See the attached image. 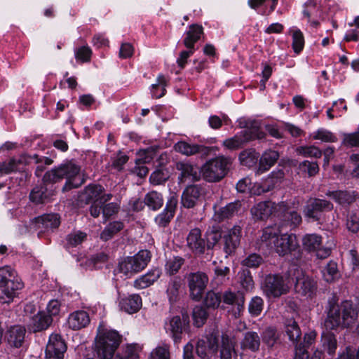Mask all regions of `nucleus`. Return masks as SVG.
I'll list each match as a JSON object with an SVG mask.
<instances>
[{"label": "nucleus", "instance_id": "obj_18", "mask_svg": "<svg viewBox=\"0 0 359 359\" xmlns=\"http://www.w3.org/2000/svg\"><path fill=\"white\" fill-rule=\"evenodd\" d=\"M284 177V172L279 170L276 172H272L271 175L264 179L261 183L257 184L252 190L254 195H260L263 193L271 190L276 184L280 182Z\"/></svg>", "mask_w": 359, "mask_h": 359}, {"label": "nucleus", "instance_id": "obj_28", "mask_svg": "<svg viewBox=\"0 0 359 359\" xmlns=\"http://www.w3.org/2000/svg\"><path fill=\"white\" fill-rule=\"evenodd\" d=\"M177 200L172 197L166 204L163 211L155 217L156 223L160 226H165L174 216Z\"/></svg>", "mask_w": 359, "mask_h": 359}, {"label": "nucleus", "instance_id": "obj_59", "mask_svg": "<svg viewBox=\"0 0 359 359\" xmlns=\"http://www.w3.org/2000/svg\"><path fill=\"white\" fill-rule=\"evenodd\" d=\"M208 317L206 311L200 306H195L193 310V320L194 325L200 327L205 322Z\"/></svg>", "mask_w": 359, "mask_h": 359}, {"label": "nucleus", "instance_id": "obj_29", "mask_svg": "<svg viewBox=\"0 0 359 359\" xmlns=\"http://www.w3.org/2000/svg\"><path fill=\"white\" fill-rule=\"evenodd\" d=\"M279 154L274 150H268L264 152L259 158L257 174L261 175L268 171L277 161Z\"/></svg>", "mask_w": 359, "mask_h": 359}, {"label": "nucleus", "instance_id": "obj_7", "mask_svg": "<svg viewBox=\"0 0 359 359\" xmlns=\"http://www.w3.org/2000/svg\"><path fill=\"white\" fill-rule=\"evenodd\" d=\"M231 165L230 158L219 156L204 163L201 168V172L206 181L218 182L224 177Z\"/></svg>", "mask_w": 359, "mask_h": 359}, {"label": "nucleus", "instance_id": "obj_11", "mask_svg": "<svg viewBox=\"0 0 359 359\" xmlns=\"http://www.w3.org/2000/svg\"><path fill=\"white\" fill-rule=\"evenodd\" d=\"M291 270L296 280L294 285L296 292L306 298H312L316 293V282L311 277L306 276L300 269L294 267Z\"/></svg>", "mask_w": 359, "mask_h": 359}, {"label": "nucleus", "instance_id": "obj_40", "mask_svg": "<svg viewBox=\"0 0 359 359\" xmlns=\"http://www.w3.org/2000/svg\"><path fill=\"white\" fill-rule=\"evenodd\" d=\"M144 203L151 210H157L162 207L163 204V198L160 193L152 191L145 195Z\"/></svg>", "mask_w": 359, "mask_h": 359}, {"label": "nucleus", "instance_id": "obj_60", "mask_svg": "<svg viewBox=\"0 0 359 359\" xmlns=\"http://www.w3.org/2000/svg\"><path fill=\"white\" fill-rule=\"evenodd\" d=\"M264 307V301L259 297H253L249 303L248 310L251 316H258L261 314Z\"/></svg>", "mask_w": 359, "mask_h": 359}, {"label": "nucleus", "instance_id": "obj_55", "mask_svg": "<svg viewBox=\"0 0 359 359\" xmlns=\"http://www.w3.org/2000/svg\"><path fill=\"white\" fill-rule=\"evenodd\" d=\"M317 13V8L315 0H308L304 4L303 10V15L308 18L311 25L316 27L318 25V22L316 20H310V18Z\"/></svg>", "mask_w": 359, "mask_h": 359}, {"label": "nucleus", "instance_id": "obj_62", "mask_svg": "<svg viewBox=\"0 0 359 359\" xmlns=\"http://www.w3.org/2000/svg\"><path fill=\"white\" fill-rule=\"evenodd\" d=\"M221 302V296L212 291L207 292L204 299L205 305L210 309L218 308Z\"/></svg>", "mask_w": 359, "mask_h": 359}, {"label": "nucleus", "instance_id": "obj_20", "mask_svg": "<svg viewBox=\"0 0 359 359\" xmlns=\"http://www.w3.org/2000/svg\"><path fill=\"white\" fill-rule=\"evenodd\" d=\"M176 168L181 172L179 176L180 182L184 183L186 180L197 181L200 179L201 170L196 165L188 162H178Z\"/></svg>", "mask_w": 359, "mask_h": 359}, {"label": "nucleus", "instance_id": "obj_16", "mask_svg": "<svg viewBox=\"0 0 359 359\" xmlns=\"http://www.w3.org/2000/svg\"><path fill=\"white\" fill-rule=\"evenodd\" d=\"M189 317L187 315H183L182 318L178 316H174L165 323V329L175 342H178L181 339L183 330L189 324Z\"/></svg>", "mask_w": 359, "mask_h": 359}, {"label": "nucleus", "instance_id": "obj_46", "mask_svg": "<svg viewBox=\"0 0 359 359\" xmlns=\"http://www.w3.org/2000/svg\"><path fill=\"white\" fill-rule=\"evenodd\" d=\"M246 140L247 139L243 137V134H242L241 131L233 137L223 141L222 145L227 149L236 150L242 147L244 144L248 142Z\"/></svg>", "mask_w": 359, "mask_h": 359}, {"label": "nucleus", "instance_id": "obj_39", "mask_svg": "<svg viewBox=\"0 0 359 359\" xmlns=\"http://www.w3.org/2000/svg\"><path fill=\"white\" fill-rule=\"evenodd\" d=\"M259 158V154L255 149H245L239 154V160L243 165L251 168L255 165Z\"/></svg>", "mask_w": 359, "mask_h": 359}, {"label": "nucleus", "instance_id": "obj_33", "mask_svg": "<svg viewBox=\"0 0 359 359\" xmlns=\"http://www.w3.org/2000/svg\"><path fill=\"white\" fill-rule=\"evenodd\" d=\"M316 335L317 334L315 331H311L305 334L304 337V344H299L295 348L294 359H308L309 355L306 348L309 347L314 342Z\"/></svg>", "mask_w": 359, "mask_h": 359}, {"label": "nucleus", "instance_id": "obj_37", "mask_svg": "<svg viewBox=\"0 0 359 359\" xmlns=\"http://www.w3.org/2000/svg\"><path fill=\"white\" fill-rule=\"evenodd\" d=\"M221 300L227 305H236L238 313L243 309L245 299L241 294L237 295L231 291H225L221 296Z\"/></svg>", "mask_w": 359, "mask_h": 359}, {"label": "nucleus", "instance_id": "obj_32", "mask_svg": "<svg viewBox=\"0 0 359 359\" xmlns=\"http://www.w3.org/2000/svg\"><path fill=\"white\" fill-rule=\"evenodd\" d=\"M203 33V29L201 25H192L189 26V30L186 32V36L184 39V44L188 49H193L194 44L197 42Z\"/></svg>", "mask_w": 359, "mask_h": 359}, {"label": "nucleus", "instance_id": "obj_58", "mask_svg": "<svg viewBox=\"0 0 359 359\" xmlns=\"http://www.w3.org/2000/svg\"><path fill=\"white\" fill-rule=\"evenodd\" d=\"M140 346L137 344L128 345L123 355H116L114 359H139Z\"/></svg>", "mask_w": 359, "mask_h": 359}, {"label": "nucleus", "instance_id": "obj_26", "mask_svg": "<svg viewBox=\"0 0 359 359\" xmlns=\"http://www.w3.org/2000/svg\"><path fill=\"white\" fill-rule=\"evenodd\" d=\"M104 189L99 184H90L85 189L84 194L87 201H99L105 203L111 200V194H104Z\"/></svg>", "mask_w": 359, "mask_h": 359}, {"label": "nucleus", "instance_id": "obj_34", "mask_svg": "<svg viewBox=\"0 0 359 359\" xmlns=\"http://www.w3.org/2000/svg\"><path fill=\"white\" fill-rule=\"evenodd\" d=\"M260 345V338L255 332H247L241 342V347L243 350H250L257 351Z\"/></svg>", "mask_w": 359, "mask_h": 359}, {"label": "nucleus", "instance_id": "obj_56", "mask_svg": "<svg viewBox=\"0 0 359 359\" xmlns=\"http://www.w3.org/2000/svg\"><path fill=\"white\" fill-rule=\"evenodd\" d=\"M262 337L263 342L268 347H273L278 339L276 330L271 327L265 329L262 332Z\"/></svg>", "mask_w": 359, "mask_h": 359}, {"label": "nucleus", "instance_id": "obj_3", "mask_svg": "<svg viewBox=\"0 0 359 359\" xmlns=\"http://www.w3.org/2000/svg\"><path fill=\"white\" fill-rule=\"evenodd\" d=\"M358 318V311L353 303L346 300L340 304L330 303V309L325 321L327 330H335L337 327H348Z\"/></svg>", "mask_w": 359, "mask_h": 359}, {"label": "nucleus", "instance_id": "obj_30", "mask_svg": "<svg viewBox=\"0 0 359 359\" xmlns=\"http://www.w3.org/2000/svg\"><path fill=\"white\" fill-rule=\"evenodd\" d=\"M120 307L128 313H136L142 306V299L138 294H131L120 300Z\"/></svg>", "mask_w": 359, "mask_h": 359}, {"label": "nucleus", "instance_id": "obj_19", "mask_svg": "<svg viewBox=\"0 0 359 359\" xmlns=\"http://www.w3.org/2000/svg\"><path fill=\"white\" fill-rule=\"evenodd\" d=\"M203 194V189L198 185L188 186L183 191L181 198L182 205L187 208L194 207Z\"/></svg>", "mask_w": 359, "mask_h": 359}, {"label": "nucleus", "instance_id": "obj_52", "mask_svg": "<svg viewBox=\"0 0 359 359\" xmlns=\"http://www.w3.org/2000/svg\"><path fill=\"white\" fill-rule=\"evenodd\" d=\"M323 276L325 281L332 282L339 277V271L336 262L330 261L323 270Z\"/></svg>", "mask_w": 359, "mask_h": 359}, {"label": "nucleus", "instance_id": "obj_24", "mask_svg": "<svg viewBox=\"0 0 359 359\" xmlns=\"http://www.w3.org/2000/svg\"><path fill=\"white\" fill-rule=\"evenodd\" d=\"M241 207V203L239 201L229 203L226 206L219 209L215 207V213L212 218L215 221L220 222L236 215L240 210Z\"/></svg>", "mask_w": 359, "mask_h": 359}, {"label": "nucleus", "instance_id": "obj_6", "mask_svg": "<svg viewBox=\"0 0 359 359\" xmlns=\"http://www.w3.org/2000/svg\"><path fill=\"white\" fill-rule=\"evenodd\" d=\"M23 287L14 269L10 266L0 267V302H11L16 292Z\"/></svg>", "mask_w": 359, "mask_h": 359}, {"label": "nucleus", "instance_id": "obj_35", "mask_svg": "<svg viewBox=\"0 0 359 359\" xmlns=\"http://www.w3.org/2000/svg\"><path fill=\"white\" fill-rule=\"evenodd\" d=\"M241 228L238 226H234L224 236L225 248L226 252H231L240 243L241 236Z\"/></svg>", "mask_w": 359, "mask_h": 359}, {"label": "nucleus", "instance_id": "obj_49", "mask_svg": "<svg viewBox=\"0 0 359 359\" xmlns=\"http://www.w3.org/2000/svg\"><path fill=\"white\" fill-rule=\"evenodd\" d=\"M310 138L323 142H334L337 140V137L332 132L324 128H319L311 133Z\"/></svg>", "mask_w": 359, "mask_h": 359}, {"label": "nucleus", "instance_id": "obj_23", "mask_svg": "<svg viewBox=\"0 0 359 359\" xmlns=\"http://www.w3.org/2000/svg\"><path fill=\"white\" fill-rule=\"evenodd\" d=\"M187 245L195 254L204 253L205 248V241L201 238V230L198 228L191 229L187 236Z\"/></svg>", "mask_w": 359, "mask_h": 359}, {"label": "nucleus", "instance_id": "obj_9", "mask_svg": "<svg viewBox=\"0 0 359 359\" xmlns=\"http://www.w3.org/2000/svg\"><path fill=\"white\" fill-rule=\"evenodd\" d=\"M292 270L289 271L288 275H269L265 278L263 286L264 292L269 297H278L283 294L289 291L292 282L290 280V273Z\"/></svg>", "mask_w": 359, "mask_h": 359}, {"label": "nucleus", "instance_id": "obj_51", "mask_svg": "<svg viewBox=\"0 0 359 359\" xmlns=\"http://www.w3.org/2000/svg\"><path fill=\"white\" fill-rule=\"evenodd\" d=\"M46 191V188L43 186L34 188L29 195L30 200L36 203L46 202L50 195Z\"/></svg>", "mask_w": 359, "mask_h": 359}, {"label": "nucleus", "instance_id": "obj_50", "mask_svg": "<svg viewBox=\"0 0 359 359\" xmlns=\"http://www.w3.org/2000/svg\"><path fill=\"white\" fill-rule=\"evenodd\" d=\"M184 263V259L180 257H173L167 260L165 271L167 274L174 275L178 272Z\"/></svg>", "mask_w": 359, "mask_h": 359}, {"label": "nucleus", "instance_id": "obj_54", "mask_svg": "<svg viewBox=\"0 0 359 359\" xmlns=\"http://www.w3.org/2000/svg\"><path fill=\"white\" fill-rule=\"evenodd\" d=\"M86 233L82 231H74L67 236V247H76L77 245L82 243L86 239Z\"/></svg>", "mask_w": 359, "mask_h": 359}, {"label": "nucleus", "instance_id": "obj_36", "mask_svg": "<svg viewBox=\"0 0 359 359\" xmlns=\"http://www.w3.org/2000/svg\"><path fill=\"white\" fill-rule=\"evenodd\" d=\"M24 161H27V159L25 156H22L18 159L13 158L8 162L0 163V177L20 170Z\"/></svg>", "mask_w": 359, "mask_h": 359}, {"label": "nucleus", "instance_id": "obj_2", "mask_svg": "<svg viewBox=\"0 0 359 359\" xmlns=\"http://www.w3.org/2000/svg\"><path fill=\"white\" fill-rule=\"evenodd\" d=\"M299 247L297 236L294 233H280L274 226L266 227L259 239V248L262 250H273L280 256H285L296 250Z\"/></svg>", "mask_w": 359, "mask_h": 359}, {"label": "nucleus", "instance_id": "obj_15", "mask_svg": "<svg viewBox=\"0 0 359 359\" xmlns=\"http://www.w3.org/2000/svg\"><path fill=\"white\" fill-rule=\"evenodd\" d=\"M67 346L58 334H51L46 348V355L49 358L63 359Z\"/></svg>", "mask_w": 359, "mask_h": 359}, {"label": "nucleus", "instance_id": "obj_12", "mask_svg": "<svg viewBox=\"0 0 359 359\" xmlns=\"http://www.w3.org/2000/svg\"><path fill=\"white\" fill-rule=\"evenodd\" d=\"M208 283V276L203 272L191 273L188 276L190 296L195 301H200Z\"/></svg>", "mask_w": 359, "mask_h": 359}, {"label": "nucleus", "instance_id": "obj_42", "mask_svg": "<svg viewBox=\"0 0 359 359\" xmlns=\"http://www.w3.org/2000/svg\"><path fill=\"white\" fill-rule=\"evenodd\" d=\"M327 330L322 333L321 341L323 346L330 355H332L335 353L337 344V339L334 334Z\"/></svg>", "mask_w": 359, "mask_h": 359}, {"label": "nucleus", "instance_id": "obj_57", "mask_svg": "<svg viewBox=\"0 0 359 359\" xmlns=\"http://www.w3.org/2000/svg\"><path fill=\"white\" fill-rule=\"evenodd\" d=\"M297 152L304 157L319 158L322 156L321 150L316 146L299 147L297 149Z\"/></svg>", "mask_w": 359, "mask_h": 359}, {"label": "nucleus", "instance_id": "obj_45", "mask_svg": "<svg viewBox=\"0 0 359 359\" xmlns=\"http://www.w3.org/2000/svg\"><path fill=\"white\" fill-rule=\"evenodd\" d=\"M234 340L227 335H222V348L220 351L221 359H231L232 353L234 352Z\"/></svg>", "mask_w": 359, "mask_h": 359}, {"label": "nucleus", "instance_id": "obj_31", "mask_svg": "<svg viewBox=\"0 0 359 359\" xmlns=\"http://www.w3.org/2000/svg\"><path fill=\"white\" fill-rule=\"evenodd\" d=\"M26 330L23 326L14 325L8 331V342L11 346L19 348L24 342Z\"/></svg>", "mask_w": 359, "mask_h": 359}, {"label": "nucleus", "instance_id": "obj_25", "mask_svg": "<svg viewBox=\"0 0 359 359\" xmlns=\"http://www.w3.org/2000/svg\"><path fill=\"white\" fill-rule=\"evenodd\" d=\"M245 129L241 131L247 142L253 140L264 138L265 133L261 130V123L257 120H248L245 125Z\"/></svg>", "mask_w": 359, "mask_h": 359}, {"label": "nucleus", "instance_id": "obj_10", "mask_svg": "<svg viewBox=\"0 0 359 359\" xmlns=\"http://www.w3.org/2000/svg\"><path fill=\"white\" fill-rule=\"evenodd\" d=\"M60 224V218L57 214L43 215L31 219L29 229L22 231L21 233L26 231H36L40 236L43 233L57 228Z\"/></svg>", "mask_w": 359, "mask_h": 359}, {"label": "nucleus", "instance_id": "obj_63", "mask_svg": "<svg viewBox=\"0 0 359 359\" xmlns=\"http://www.w3.org/2000/svg\"><path fill=\"white\" fill-rule=\"evenodd\" d=\"M263 262L262 257L256 253L249 255L242 261V265L248 268H257Z\"/></svg>", "mask_w": 359, "mask_h": 359}, {"label": "nucleus", "instance_id": "obj_27", "mask_svg": "<svg viewBox=\"0 0 359 359\" xmlns=\"http://www.w3.org/2000/svg\"><path fill=\"white\" fill-rule=\"evenodd\" d=\"M161 275L159 268H154L149 271L144 275L140 276L134 281V287L138 290L144 289L153 285Z\"/></svg>", "mask_w": 359, "mask_h": 359}, {"label": "nucleus", "instance_id": "obj_44", "mask_svg": "<svg viewBox=\"0 0 359 359\" xmlns=\"http://www.w3.org/2000/svg\"><path fill=\"white\" fill-rule=\"evenodd\" d=\"M174 149L176 151L184 155L191 156L200 152L201 151L202 146L198 144H191L184 141H180L175 144Z\"/></svg>", "mask_w": 359, "mask_h": 359}, {"label": "nucleus", "instance_id": "obj_47", "mask_svg": "<svg viewBox=\"0 0 359 359\" xmlns=\"http://www.w3.org/2000/svg\"><path fill=\"white\" fill-rule=\"evenodd\" d=\"M167 79L163 75L157 77L156 83L151 85V93L154 98L162 97L166 92Z\"/></svg>", "mask_w": 359, "mask_h": 359}, {"label": "nucleus", "instance_id": "obj_53", "mask_svg": "<svg viewBox=\"0 0 359 359\" xmlns=\"http://www.w3.org/2000/svg\"><path fill=\"white\" fill-rule=\"evenodd\" d=\"M180 287L181 280L179 278L175 277L169 282L167 294L170 302H175L177 300Z\"/></svg>", "mask_w": 359, "mask_h": 359}, {"label": "nucleus", "instance_id": "obj_41", "mask_svg": "<svg viewBox=\"0 0 359 359\" xmlns=\"http://www.w3.org/2000/svg\"><path fill=\"white\" fill-rule=\"evenodd\" d=\"M289 32L292 37V48L295 53L299 54L304 47V37L303 33L297 27H290Z\"/></svg>", "mask_w": 359, "mask_h": 359}, {"label": "nucleus", "instance_id": "obj_22", "mask_svg": "<svg viewBox=\"0 0 359 359\" xmlns=\"http://www.w3.org/2000/svg\"><path fill=\"white\" fill-rule=\"evenodd\" d=\"M90 321L89 315L86 311L78 310L69 315L67 325L73 330H79L88 326Z\"/></svg>", "mask_w": 359, "mask_h": 359}, {"label": "nucleus", "instance_id": "obj_48", "mask_svg": "<svg viewBox=\"0 0 359 359\" xmlns=\"http://www.w3.org/2000/svg\"><path fill=\"white\" fill-rule=\"evenodd\" d=\"M123 228V224L121 222L115 221L110 222L101 233L100 238L104 241H108Z\"/></svg>", "mask_w": 359, "mask_h": 359}, {"label": "nucleus", "instance_id": "obj_64", "mask_svg": "<svg viewBox=\"0 0 359 359\" xmlns=\"http://www.w3.org/2000/svg\"><path fill=\"white\" fill-rule=\"evenodd\" d=\"M299 169L304 172H307L309 176L311 177L316 175L319 171V167L316 162L304 161L299 164Z\"/></svg>", "mask_w": 359, "mask_h": 359}, {"label": "nucleus", "instance_id": "obj_38", "mask_svg": "<svg viewBox=\"0 0 359 359\" xmlns=\"http://www.w3.org/2000/svg\"><path fill=\"white\" fill-rule=\"evenodd\" d=\"M327 196L334 200L341 205L350 204L355 201V194L354 191H328Z\"/></svg>", "mask_w": 359, "mask_h": 359}, {"label": "nucleus", "instance_id": "obj_13", "mask_svg": "<svg viewBox=\"0 0 359 359\" xmlns=\"http://www.w3.org/2000/svg\"><path fill=\"white\" fill-rule=\"evenodd\" d=\"M217 339L211 334L199 339L196 345V353L201 359H217Z\"/></svg>", "mask_w": 359, "mask_h": 359}, {"label": "nucleus", "instance_id": "obj_1", "mask_svg": "<svg viewBox=\"0 0 359 359\" xmlns=\"http://www.w3.org/2000/svg\"><path fill=\"white\" fill-rule=\"evenodd\" d=\"M251 214L255 219L264 220L270 216L283 217L284 225L290 229L297 227L302 222L301 215L288 203L281 202L275 203L272 201L260 202L251 208Z\"/></svg>", "mask_w": 359, "mask_h": 359}, {"label": "nucleus", "instance_id": "obj_8", "mask_svg": "<svg viewBox=\"0 0 359 359\" xmlns=\"http://www.w3.org/2000/svg\"><path fill=\"white\" fill-rule=\"evenodd\" d=\"M151 260V253L147 250L139 251L134 256L127 257L118 264V271L130 278L142 271Z\"/></svg>", "mask_w": 359, "mask_h": 359}, {"label": "nucleus", "instance_id": "obj_21", "mask_svg": "<svg viewBox=\"0 0 359 359\" xmlns=\"http://www.w3.org/2000/svg\"><path fill=\"white\" fill-rule=\"evenodd\" d=\"M53 318L48 316L45 311H39L32 316L27 325L28 330L33 332L47 330L52 324Z\"/></svg>", "mask_w": 359, "mask_h": 359}, {"label": "nucleus", "instance_id": "obj_17", "mask_svg": "<svg viewBox=\"0 0 359 359\" xmlns=\"http://www.w3.org/2000/svg\"><path fill=\"white\" fill-rule=\"evenodd\" d=\"M332 208V204L330 202L315 198L309 201L304 209V215L306 217L313 220L319 219V213L323 210H330Z\"/></svg>", "mask_w": 359, "mask_h": 359}, {"label": "nucleus", "instance_id": "obj_5", "mask_svg": "<svg viewBox=\"0 0 359 359\" xmlns=\"http://www.w3.org/2000/svg\"><path fill=\"white\" fill-rule=\"evenodd\" d=\"M121 343V336L101 323L97 328L95 347L100 359H111Z\"/></svg>", "mask_w": 359, "mask_h": 359}, {"label": "nucleus", "instance_id": "obj_43", "mask_svg": "<svg viewBox=\"0 0 359 359\" xmlns=\"http://www.w3.org/2000/svg\"><path fill=\"white\" fill-rule=\"evenodd\" d=\"M285 330L289 339L292 342L297 341L302 334L298 324L293 318L287 319L285 320Z\"/></svg>", "mask_w": 359, "mask_h": 359}, {"label": "nucleus", "instance_id": "obj_14", "mask_svg": "<svg viewBox=\"0 0 359 359\" xmlns=\"http://www.w3.org/2000/svg\"><path fill=\"white\" fill-rule=\"evenodd\" d=\"M322 237L316 233L306 234L302 238L304 248L309 251L316 252L320 259L327 257L331 252V245L321 248Z\"/></svg>", "mask_w": 359, "mask_h": 359}, {"label": "nucleus", "instance_id": "obj_4", "mask_svg": "<svg viewBox=\"0 0 359 359\" xmlns=\"http://www.w3.org/2000/svg\"><path fill=\"white\" fill-rule=\"evenodd\" d=\"M80 170V167L72 162H68L46 172L43 180L44 182L55 183L65 178L66 183L63 187L64 190L77 188L84 182Z\"/></svg>", "mask_w": 359, "mask_h": 359}, {"label": "nucleus", "instance_id": "obj_61", "mask_svg": "<svg viewBox=\"0 0 359 359\" xmlns=\"http://www.w3.org/2000/svg\"><path fill=\"white\" fill-rule=\"evenodd\" d=\"M149 359H170L169 347L166 344H161L154 348Z\"/></svg>", "mask_w": 359, "mask_h": 359}]
</instances>
